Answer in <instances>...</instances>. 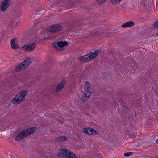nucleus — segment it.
Returning a JSON list of instances; mask_svg holds the SVG:
<instances>
[{
	"instance_id": "f257e3e1",
	"label": "nucleus",
	"mask_w": 158,
	"mask_h": 158,
	"mask_svg": "<svg viewBox=\"0 0 158 158\" xmlns=\"http://www.w3.org/2000/svg\"><path fill=\"white\" fill-rule=\"evenodd\" d=\"M36 130V128L35 127H31L24 130L17 135L15 139L17 141L21 140L33 134Z\"/></svg>"
},
{
	"instance_id": "f03ea898",
	"label": "nucleus",
	"mask_w": 158,
	"mask_h": 158,
	"mask_svg": "<svg viewBox=\"0 0 158 158\" xmlns=\"http://www.w3.org/2000/svg\"><path fill=\"white\" fill-rule=\"evenodd\" d=\"M101 53V51L97 50L94 52H90L85 56L81 57L79 59L80 61L86 62L93 59L95 58L98 55L99 53Z\"/></svg>"
},
{
	"instance_id": "7ed1b4c3",
	"label": "nucleus",
	"mask_w": 158,
	"mask_h": 158,
	"mask_svg": "<svg viewBox=\"0 0 158 158\" xmlns=\"http://www.w3.org/2000/svg\"><path fill=\"white\" fill-rule=\"evenodd\" d=\"M27 94V91L26 90L21 91L19 94H17L14 98L11 99V103L14 104L20 103L24 99Z\"/></svg>"
},
{
	"instance_id": "20e7f679",
	"label": "nucleus",
	"mask_w": 158,
	"mask_h": 158,
	"mask_svg": "<svg viewBox=\"0 0 158 158\" xmlns=\"http://www.w3.org/2000/svg\"><path fill=\"white\" fill-rule=\"evenodd\" d=\"M32 63V60L30 58H26L24 61L19 64L16 68L15 71L16 72L20 71L27 67Z\"/></svg>"
},
{
	"instance_id": "39448f33",
	"label": "nucleus",
	"mask_w": 158,
	"mask_h": 158,
	"mask_svg": "<svg viewBox=\"0 0 158 158\" xmlns=\"http://www.w3.org/2000/svg\"><path fill=\"white\" fill-rule=\"evenodd\" d=\"M36 45L35 43L27 44L22 47V48L24 49L26 52H31L34 50Z\"/></svg>"
},
{
	"instance_id": "423d86ee",
	"label": "nucleus",
	"mask_w": 158,
	"mask_h": 158,
	"mask_svg": "<svg viewBox=\"0 0 158 158\" xmlns=\"http://www.w3.org/2000/svg\"><path fill=\"white\" fill-rule=\"evenodd\" d=\"M11 0H4L0 6V10L2 12L6 11L11 3Z\"/></svg>"
},
{
	"instance_id": "0eeeda50",
	"label": "nucleus",
	"mask_w": 158,
	"mask_h": 158,
	"mask_svg": "<svg viewBox=\"0 0 158 158\" xmlns=\"http://www.w3.org/2000/svg\"><path fill=\"white\" fill-rule=\"evenodd\" d=\"M89 153L95 158H102V155L99 153L97 148L90 150Z\"/></svg>"
},
{
	"instance_id": "6e6552de",
	"label": "nucleus",
	"mask_w": 158,
	"mask_h": 158,
	"mask_svg": "<svg viewBox=\"0 0 158 158\" xmlns=\"http://www.w3.org/2000/svg\"><path fill=\"white\" fill-rule=\"evenodd\" d=\"M91 88L92 85L88 81H87L84 86V89L85 93L86 94V95L87 97L90 96L91 95Z\"/></svg>"
},
{
	"instance_id": "1a4fd4ad",
	"label": "nucleus",
	"mask_w": 158,
	"mask_h": 158,
	"mask_svg": "<svg viewBox=\"0 0 158 158\" xmlns=\"http://www.w3.org/2000/svg\"><path fill=\"white\" fill-rule=\"evenodd\" d=\"M68 44L66 41H61L58 43H53L52 44L53 47L56 49H60V48H63Z\"/></svg>"
},
{
	"instance_id": "9d476101",
	"label": "nucleus",
	"mask_w": 158,
	"mask_h": 158,
	"mask_svg": "<svg viewBox=\"0 0 158 158\" xmlns=\"http://www.w3.org/2000/svg\"><path fill=\"white\" fill-rule=\"evenodd\" d=\"M63 29L62 26L59 24H54L49 29L50 32H54L61 31Z\"/></svg>"
},
{
	"instance_id": "9b49d317",
	"label": "nucleus",
	"mask_w": 158,
	"mask_h": 158,
	"mask_svg": "<svg viewBox=\"0 0 158 158\" xmlns=\"http://www.w3.org/2000/svg\"><path fill=\"white\" fill-rule=\"evenodd\" d=\"M83 131L84 133H87L89 135L99 134V133H98V131L95 130L91 128H84L83 130Z\"/></svg>"
},
{
	"instance_id": "f8f14e48",
	"label": "nucleus",
	"mask_w": 158,
	"mask_h": 158,
	"mask_svg": "<svg viewBox=\"0 0 158 158\" xmlns=\"http://www.w3.org/2000/svg\"><path fill=\"white\" fill-rule=\"evenodd\" d=\"M69 150L64 149H62L59 150L57 153L58 156L62 157H66Z\"/></svg>"
},
{
	"instance_id": "ddd939ff",
	"label": "nucleus",
	"mask_w": 158,
	"mask_h": 158,
	"mask_svg": "<svg viewBox=\"0 0 158 158\" xmlns=\"http://www.w3.org/2000/svg\"><path fill=\"white\" fill-rule=\"evenodd\" d=\"M68 138L64 136H59L56 138L55 139V142H61L65 141L68 140Z\"/></svg>"
},
{
	"instance_id": "4468645a",
	"label": "nucleus",
	"mask_w": 158,
	"mask_h": 158,
	"mask_svg": "<svg viewBox=\"0 0 158 158\" xmlns=\"http://www.w3.org/2000/svg\"><path fill=\"white\" fill-rule=\"evenodd\" d=\"M66 83V81L64 80H62V81L59 84L56 89L57 91H60L64 87Z\"/></svg>"
},
{
	"instance_id": "2eb2a0df",
	"label": "nucleus",
	"mask_w": 158,
	"mask_h": 158,
	"mask_svg": "<svg viewBox=\"0 0 158 158\" xmlns=\"http://www.w3.org/2000/svg\"><path fill=\"white\" fill-rule=\"evenodd\" d=\"M135 25L134 23L132 21L127 22L124 23L122 25V27L123 28L131 27L134 26Z\"/></svg>"
},
{
	"instance_id": "dca6fc26",
	"label": "nucleus",
	"mask_w": 158,
	"mask_h": 158,
	"mask_svg": "<svg viewBox=\"0 0 158 158\" xmlns=\"http://www.w3.org/2000/svg\"><path fill=\"white\" fill-rule=\"evenodd\" d=\"M15 39L12 40L11 41V45L12 49H17L19 48V47L18 44L15 43Z\"/></svg>"
},
{
	"instance_id": "f3484780",
	"label": "nucleus",
	"mask_w": 158,
	"mask_h": 158,
	"mask_svg": "<svg viewBox=\"0 0 158 158\" xmlns=\"http://www.w3.org/2000/svg\"><path fill=\"white\" fill-rule=\"evenodd\" d=\"M65 158H77V156L74 153L69 150L67 157Z\"/></svg>"
},
{
	"instance_id": "a211bd4d",
	"label": "nucleus",
	"mask_w": 158,
	"mask_h": 158,
	"mask_svg": "<svg viewBox=\"0 0 158 158\" xmlns=\"http://www.w3.org/2000/svg\"><path fill=\"white\" fill-rule=\"evenodd\" d=\"M86 94L85 93V91H84V95L82 96V101H85L87 100L89 98L90 96H89L88 97H87L86 95Z\"/></svg>"
},
{
	"instance_id": "6ab92c4d",
	"label": "nucleus",
	"mask_w": 158,
	"mask_h": 158,
	"mask_svg": "<svg viewBox=\"0 0 158 158\" xmlns=\"http://www.w3.org/2000/svg\"><path fill=\"white\" fill-rule=\"evenodd\" d=\"M46 12V10L45 9H43L40 10V11H37L36 13V14L40 15L41 14V15L44 14Z\"/></svg>"
},
{
	"instance_id": "aec40b11",
	"label": "nucleus",
	"mask_w": 158,
	"mask_h": 158,
	"mask_svg": "<svg viewBox=\"0 0 158 158\" xmlns=\"http://www.w3.org/2000/svg\"><path fill=\"white\" fill-rule=\"evenodd\" d=\"M152 27L154 29H158V20L152 25Z\"/></svg>"
},
{
	"instance_id": "412c9836",
	"label": "nucleus",
	"mask_w": 158,
	"mask_h": 158,
	"mask_svg": "<svg viewBox=\"0 0 158 158\" xmlns=\"http://www.w3.org/2000/svg\"><path fill=\"white\" fill-rule=\"evenodd\" d=\"M122 0H111V3L113 4H116L119 3Z\"/></svg>"
},
{
	"instance_id": "4be33fe9",
	"label": "nucleus",
	"mask_w": 158,
	"mask_h": 158,
	"mask_svg": "<svg viewBox=\"0 0 158 158\" xmlns=\"http://www.w3.org/2000/svg\"><path fill=\"white\" fill-rule=\"evenodd\" d=\"M133 154V153L131 152H128L127 153L124 154V156L126 157H129L130 156H131Z\"/></svg>"
},
{
	"instance_id": "5701e85b",
	"label": "nucleus",
	"mask_w": 158,
	"mask_h": 158,
	"mask_svg": "<svg viewBox=\"0 0 158 158\" xmlns=\"http://www.w3.org/2000/svg\"><path fill=\"white\" fill-rule=\"evenodd\" d=\"M106 0H97L96 1L99 4H102L105 2Z\"/></svg>"
},
{
	"instance_id": "b1692460",
	"label": "nucleus",
	"mask_w": 158,
	"mask_h": 158,
	"mask_svg": "<svg viewBox=\"0 0 158 158\" xmlns=\"http://www.w3.org/2000/svg\"><path fill=\"white\" fill-rule=\"evenodd\" d=\"M122 106L124 110H127L128 108L127 105L125 103H122Z\"/></svg>"
},
{
	"instance_id": "393cba45",
	"label": "nucleus",
	"mask_w": 158,
	"mask_h": 158,
	"mask_svg": "<svg viewBox=\"0 0 158 158\" xmlns=\"http://www.w3.org/2000/svg\"><path fill=\"white\" fill-rule=\"evenodd\" d=\"M156 142L157 144H158V138L156 140Z\"/></svg>"
},
{
	"instance_id": "a878e982",
	"label": "nucleus",
	"mask_w": 158,
	"mask_h": 158,
	"mask_svg": "<svg viewBox=\"0 0 158 158\" xmlns=\"http://www.w3.org/2000/svg\"><path fill=\"white\" fill-rule=\"evenodd\" d=\"M73 2V3H77V1H74Z\"/></svg>"
},
{
	"instance_id": "bb28decb",
	"label": "nucleus",
	"mask_w": 158,
	"mask_h": 158,
	"mask_svg": "<svg viewBox=\"0 0 158 158\" xmlns=\"http://www.w3.org/2000/svg\"><path fill=\"white\" fill-rule=\"evenodd\" d=\"M132 136H133V137H135V134H132Z\"/></svg>"
},
{
	"instance_id": "cd10ccee",
	"label": "nucleus",
	"mask_w": 158,
	"mask_h": 158,
	"mask_svg": "<svg viewBox=\"0 0 158 158\" xmlns=\"http://www.w3.org/2000/svg\"><path fill=\"white\" fill-rule=\"evenodd\" d=\"M156 35L158 36V33L156 34Z\"/></svg>"
},
{
	"instance_id": "c85d7f7f",
	"label": "nucleus",
	"mask_w": 158,
	"mask_h": 158,
	"mask_svg": "<svg viewBox=\"0 0 158 158\" xmlns=\"http://www.w3.org/2000/svg\"><path fill=\"white\" fill-rule=\"evenodd\" d=\"M115 31V30H114V31H113V32H114V31Z\"/></svg>"
},
{
	"instance_id": "c756f323",
	"label": "nucleus",
	"mask_w": 158,
	"mask_h": 158,
	"mask_svg": "<svg viewBox=\"0 0 158 158\" xmlns=\"http://www.w3.org/2000/svg\"><path fill=\"white\" fill-rule=\"evenodd\" d=\"M77 158H78V156L77 157Z\"/></svg>"
}]
</instances>
